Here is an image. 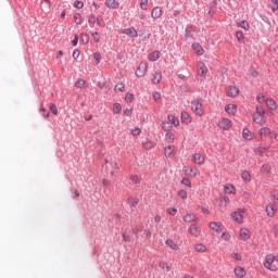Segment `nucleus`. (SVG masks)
<instances>
[{
    "label": "nucleus",
    "instance_id": "1",
    "mask_svg": "<svg viewBox=\"0 0 278 278\" xmlns=\"http://www.w3.org/2000/svg\"><path fill=\"white\" fill-rule=\"evenodd\" d=\"M253 121L256 123V125H266L267 118L264 108L260 105L256 106V111L253 114Z\"/></svg>",
    "mask_w": 278,
    "mask_h": 278
},
{
    "label": "nucleus",
    "instance_id": "2",
    "mask_svg": "<svg viewBox=\"0 0 278 278\" xmlns=\"http://www.w3.org/2000/svg\"><path fill=\"white\" fill-rule=\"evenodd\" d=\"M264 266L268 270H274V271L277 270L278 269V256H276L275 254H268L265 257Z\"/></svg>",
    "mask_w": 278,
    "mask_h": 278
},
{
    "label": "nucleus",
    "instance_id": "3",
    "mask_svg": "<svg viewBox=\"0 0 278 278\" xmlns=\"http://www.w3.org/2000/svg\"><path fill=\"white\" fill-rule=\"evenodd\" d=\"M256 101H258L260 103H265L268 110H277V102H275V100H273L271 98H266V96L262 93L256 97Z\"/></svg>",
    "mask_w": 278,
    "mask_h": 278
},
{
    "label": "nucleus",
    "instance_id": "4",
    "mask_svg": "<svg viewBox=\"0 0 278 278\" xmlns=\"http://www.w3.org/2000/svg\"><path fill=\"white\" fill-rule=\"evenodd\" d=\"M191 110L198 116H203V102H201L200 100H193L191 102Z\"/></svg>",
    "mask_w": 278,
    "mask_h": 278
},
{
    "label": "nucleus",
    "instance_id": "5",
    "mask_svg": "<svg viewBox=\"0 0 278 278\" xmlns=\"http://www.w3.org/2000/svg\"><path fill=\"white\" fill-rule=\"evenodd\" d=\"M220 129H224L225 131L231 129L233 127V123H231V119L229 118H222L218 123Z\"/></svg>",
    "mask_w": 278,
    "mask_h": 278
},
{
    "label": "nucleus",
    "instance_id": "6",
    "mask_svg": "<svg viewBox=\"0 0 278 278\" xmlns=\"http://www.w3.org/2000/svg\"><path fill=\"white\" fill-rule=\"evenodd\" d=\"M148 68H149V65H147V63H140L136 71L137 77H144V75H147Z\"/></svg>",
    "mask_w": 278,
    "mask_h": 278
},
{
    "label": "nucleus",
    "instance_id": "7",
    "mask_svg": "<svg viewBox=\"0 0 278 278\" xmlns=\"http://www.w3.org/2000/svg\"><path fill=\"white\" fill-rule=\"evenodd\" d=\"M208 227L213 231H216V233H220V231H223V229H225V226L223 225V223H218V222H211L208 224Z\"/></svg>",
    "mask_w": 278,
    "mask_h": 278
},
{
    "label": "nucleus",
    "instance_id": "8",
    "mask_svg": "<svg viewBox=\"0 0 278 278\" xmlns=\"http://www.w3.org/2000/svg\"><path fill=\"white\" fill-rule=\"evenodd\" d=\"M231 218H233L236 223H242V220L244 219V211L242 210L235 211L233 213H231Z\"/></svg>",
    "mask_w": 278,
    "mask_h": 278
},
{
    "label": "nucleus",
    "instance_id": "9",
    "mask_svg": "<svg viewBox=\"0 0 278 278\" xmlns=\"http://www.w3.org/2000/svg\"><path fill=\"white\" fill-rule=\"evenodd\" d=\"M278 210V205L273 204V202H269L268 205L266 206V214L269 217L275 216V214L277 213Z\"/></svg>",
    "mask_w": 278,
    "mask_h": 278
},
{
    "label": "nucleus",
    "instance_id": "10",
    "mask_svg": "<svg viewBox=\"0 0 278 278\" xmlns=\"http://www.w3.org/2000/svg\"><path fill=\"white\" fill-rule=\"evenodd\" d=\"M239 94H240V89H238V87L236 86L228 87L227 97H231V99H236V97H239Z\"/></svg>",
    "mask_w": 278,
    "mask_h": 278
},
{
    "label": "nucleus",
    "instance_id": "11",
    "mask_svg": "<svg viewBox=\"0 0 278 278\" xmlns=\"http://www.w3.org/2000/svg\"><path fill=\"white\" fill-rule=\"evenodd\" d=\"M198 75L200 77H205V75H207V66H205V63L203 62L198 63Z\"/></svg>",
    "mask_w": 278,
    "mask_h": 278
},
{
    "label": "nucleus",
    "instance_id": "12",
    "mask_svg": "<svg viewBox=\"0 0 278 278\" xmlns=\"http://www.w3.org/2000/svg\"><path fill=\"white\" fill-rule=\"evenodd\" d=\"M122 34H125L126 36H129L130 38H138V30L136 28H125L122 30Z\"/></svg>",
    "mask_w": 278,
    "mask_h": 278
},
{
    "label": "nucleus",
    "instance_id": "13",
    "mask_svg": "<svg viewBox=\"0 0 278 278\" xmlns=\"http://www.w3.org/2000/svg\"><path fill=\"white\" fill-rule=\"evenodd\" d=\"M189 233L194 238H199V236H201V227L197 225H191L189 228Z\"/></svg>",
    "mask_w": 278,
    "mask_h": 278
},
{
    "label": "nucleus",
    "instance_id": "14",
    "mask_svg": "<svg viewBox=\"0 0 278 278\" xmlns=\"http://www.w3.org/2000/svg\"><path fill=\"white\" fill-rule=\"evenodd\" d=\"M163 14H164V11L162 10V8L155 7L154 9H152V12H151L152 18L154 20L161 18Z\"/></svg>",
    "mask_w": 278,
    "mask_h": 278
},
{
    "label": "nucleus",
    "instance_id": "15",
    "mask_svg": "<svg viewBox=\"0 0 278 278\" xmlns=\"http://www.w3.org/2000/svg\"><path fill=\"white\" fill-rule=\"evenodd\" d=\"M184 220H185V223H199V217H197V215H194L192 213H187L184 216Z\"/></svg>",
    "mask_w": 278,
    "mask_h": 278
},
{
    "label": "nucleus",
    "instance_id": "16",
    "mask_svg": "<svg viewBox=\"0 0 278 278\" xmlns=\"http://www.w3.org/2000/svg\"><path fill=\"white\" fill-rule=\"evenodd\" d=\"M192 162H194V164H205V156H203L201 153H195L192 156Z\"/></svg>",
    "mask_w": 278,
    "mask_h": 278
},
{
    "label": "nucleus",
    "instance_id": "17",
    "mask_svg": "<svg viewBox=\"0 0 278 278\" xmlns=\"http://www.w3.org/2000/svg\"><path fill=\"white\" fill-rule=\"evenodd\" d=\"M225 112H227V114L230 116H235L236 112H238V106L236 104H228L225 108Z\"/></svg>",
    "mask_w": 278,
    "mask_h": 278
},
{
    "label": "nucleus",
    "instance_id": "18",
    "mask_svg": "<svg viewBox=\"0 0 278 278\" xmlns=\"http://www.w3.org/2000/svg\"><path fill=\"white\" fill-rule=\"evenodd\" d=\"M106 8H111V10H118L121 3L116 0H105Z\"/></svg>",
    "mask_w": 278,
    "mask_h": 278
},
{
    "label": "nucleus",
    "instance_id": "19",
    "mask_svg": "<svg viewBox=\"0 0 278 278\" xmlns=\"http://www.w3.org/2000/svg\"><path fill=\"white\" fill-rule=\"evenodd\" d=\"M182 172L188 177H197V175H199V170H193L192 167H184Z\"/></svg>",
    "mask_w": 278,
    "mask_h": 278
},
{
    "label": "nucleus",
    "instance_id": "20",
    "mask_svg": "<svg viewBox=\"0 0 278 278\" xmlns=\"http://www.w3.org/2000/svg\"><path fill=\"white\" fill-rule=\"evenodd\" d=\"M180 121H181V123H185L186 125H190V123H192V119L190 118V114H188V112H186V111L181 112Z\"/></svg>",
    "mask_w": 278,
    "mask_h": 278
},
{
    "label": "nucleus",
    "instance_id": "21",
    "mask_svg": "<svg viewBox=\"0 0 278 278\" xmlns=\"http://www.w3.org/2000/svg\"><path fill=\"white\" fill-rule=\"evenodd\" d=\"M271 132H273V130H270V128H268V127H262L258 130V135L261 136V138H266L267 136H270Z\"/></svg>",
    "mask_w": 278,
    "mask_h": 278
},
{
    "label": "nucleus",
    "instance_id": "22",
    "mask_svg": "<svg viewBox=\"0 0 278 278\" xmlns=\"http://www.w3.org/2000/svg\"><path fill=\"white\" fill-rule=\"evenodd\" d=\"M235 275L238 278H243L247 276V270H244L241 266L235 268Z\"/></svg>",
    "mask_w": 278,
    "mask_h": 278
},
{
    "label": "nucleus",
    "instance_id": "23",
    "mask_svg": "<svg viewBox=\"0 0 278 278\" xmlns=\"http://www.w3.org/2000/svg\"><path fill=\"white\" fill-rule=\"evenodd\" d=\"M239 236L242 240H249V238H251V233L249 232V229H247V228H241Z\"/></svg>",
    "mask_w": 278,
    "mask_h": 278
},
{
    "label": "nucleus",
    "instance_id": "24",
    "mask_svg": "<svg viewBox=\"0 0 278 278\" xmlns=\"http://www.w3.org/2000/svg\"><path fill=\"white\" fill-rule=\"evenodd\" d=\"M192 49L195 51L198 55H203V53H205V50H203V47L200 46V43H193Z\"/></svg>",
    "mask_w": 278,
    "mask_h": 278
},
{
    "label": "nucleus",
    "instance_id": "25",
    "mask_svg": "<svg viewBox=\"0 0 278 278\" xmlns=\"http://www.w3.org/2000/svg\"><path fill=\"white\" fill-rule=\"evenodd\" d=\"M271 170H273V167H271L270 165H268V164H264V165L262 166V168H261V173H262V175H264V176L270 175Z\"/></svg>",
    "mask_w": 278,
    "mask_h": 278
},
{
    "label": "nucleus",
    "instance_id": "26",
    "mask_svg": "<svg viewBox=\"0 0 278 278\" xmlns=\"http://www.w3.org/2000/svg\"><path fill=\"white\" fill-rule=\"evenodd\" d=\"M150 62H157L160 60V51H154L148 55Z\"/></svg>",
    "mask_w": 278,
    "mask_h": 278
},
{
    "label": "nucleus",
    "instance_id": "27",
    "mask_svg": "<svg viewBox=\"0 0 278 278\" xmlns=\"http://www.w3.org/2000/svg\"><path fill=\"white\" fill-rule=\"evenodd\" d=\"M165 244H167V247H169V249H172L173 251H179V245H177L176 242L172 239H167Z\"/></svg>",
    "mask_w": 278,
    "mask_h": 278
},
{
    "label": "nucleus",
    "instance_id": "28",
    "mask_svg": "<svg viewBox=\"0 0 278 278\" xmlns=\"http://www.w3.org/2000/svg\"><path fill=\"white\" fill-rule=\"evenodd\" d=\"M243 138L244 140H253V138H255V135H253L251 132V130H249L248 128L243 129Z\"/></svg>",
    "mask_w": 278,
    "mask_h": 278
},
{
    "label": "nucleus",
    "instance_id": "29",
    "mask_svg": "<svg viewBox=\"0 0 278 278\" xmlns=\"http://www.w3.org/2000/svg\"><path fill=\"white\" fill-rule=\"evenodd\" d=\"M194 250L197 253H205L207 251V247H205V244L198 243L194 245Z\"/></svg>",
    "mask_w": 278,
    "mask_h": 278
},
{
    "label": "nucleus",
    "instance_id": "30",
    "mask_svg": "<svg viewBox=\"0 0 278 278\" xmlns=\"http://www.w3.org/2000/svg\"><path fill=\"white\" fill-rule=\"evenodd\" d=\"M41 10H42L43 12H49V10H51V1H49V0H43V1L41 2Z\"/></svg>",
    "mask_w": 278,
    "mask_h": 278
},
{
    "label": "nucleus",
    "instance_id": "31",
    "mask_svg": "<svg viewBox=\"0 0 278 278\" xmlns=\"http://www.w3.org/2000/svg\"><path fill=\"white\" fill-rule=\"evenodd\" d=\"M167 118L174 127H179V118H177V116L168 115Z\"/></svg>",
    "mask_w": 278,
    "mask_h": 278
},
{
    "label": "nucleus",
    "instance_id": "32",
    "mask_svg": "<svg viewBox=\"0 0 278 278\" xmlns=\"http://www.w3.org/2000/svg\"><path fill=\"white\" fill-rule=\"evenodd\" d=\"M222 240H224V242H230L231 241V232L225 230L222 235H220Z\"/></svg>",
    "mask_w": 278,
    "mask_h": 278
},
{
    "label": "nucleus",
    "instance_id": "33",
    "mask_svg": "<svg viewBox=\"0 0 278 278\" xmlns=\"http://www.w3.org/2000/svg\"><path fill=\"white\" fill-rule=\"evenodd\" d=\"M160 81H162V73L161 72H155L153 74L152 83L160 84Z\"/></svg>",
    "mask_w": 278,
    "mask_h": 278
},
{
    "label": "nucleus",
    "instance_id": "34",
    "mask_svg": "<svg viewBox=\"0 0 278 278\" xmlns=\"http://www.w3.org/2000/svg\"><path fill=\"white\" fill-rule=\"evenodd\" d=\"M225 192L227 194H236V187H233L232 185H226Z\"/></svg>",
    "mask_w": 278,
    "mask_h": 278
},
{
    "label": "nucleus",
    "instance_id": "35",
    "mask_svg": "<svg viewBox=\"0 0 278 278\" xmlns=\"http://www.w3.org/2000/svg\"><path fill=\"white\" fill-rule=\"evenodd\" d=\"M113 112H114V114H121V112H123V106L119 103H114Z\"/></svg>",
    "mask_w": 278,
    "mask_h": 278
},
{
    "label": "nucleus",
    "instance_id": "36",
    "mask_svg": "<svg viewBox=\"0 0 278 278\" xmlns=\"http://www.w3.org/2000/svg\"><path fill=\"white\" fill-rule=\"evenodd\" d=\"M237 25H238V27H241V29H244V31H249V29H250L249 22H247V21H242L241 23H238Z\"/></svg>",
    "mask_w": 278,
    "mask_h": 278
},
{
    "label": "nucleus",
    "instance_id": "37",
    "mask_svg": "<svg viewBox=\"0 0 278 278\" xmlns=\"http://www.w3.org/2000/svg\"><path fill=\"white\" fill-rule=\"evenodd\" d=\"M271 203L274 205H278V191H273L271 192Z\"/></svg>",
    "mask_w": 278,
    "mask_h": 278
},
{
    "label": "nucleus",
    "instance_id": "38",
    "mask_svg": "<svg viewBox=\"0 0 278 278\" xmlns=\"http://www.w3.org/2000/svg\"><path fill=\"white\" fill-rule=\"evenodd\" d=\"M162 129H164V131H170V129H173V125L168 122H163Z\"/></svg>",
    "mask_w": 278,
    "mask_h": 278
},
{
    "label": "nucleus",
    "instance_id": "39",
    "mask_svg": "<svg viewBox=\"0 0 278 278\" xmlns=\"http://www.w3.org/2000/svg\"><path fill=\"white\" fill-rule=\"evenodd\" d=\"M89 40H90V37L88 35L86 34L80 35V42H83V45H88Z\"/></svg>",
    "mask_w": 278,
    "mask_h": 278
},
{
    "label": "nucleus",
    "instance_id": "40",
    "mask_svg": "<svg viewBox=\"0 0 278 278\" xmlns=\"http://www.w3.org/2000/svg\"><path fill=\"white\" fill-rule=\"evenodd\" d=\"M139 4H140L141 10H148L149 0H139Z\"/></svg>",
    "mask_w": 278,
    "mask_h": 278
},
{
    "label": "nucleus",
    "instance_id": "41",
    "mask_svg": "<svg viewBox=\"0 0 278 278\" xmlns=\"http://www.w3.org/2000/svg\"><path fill=\"white\" fill-rule=\"evenodd\" d=\"M241 178L243 181H251V174L249 172H242Z\"/></svg>",
    "mask_w": 278,
    "mask_h": 278
},
{
    "label": "nucleus",
    "instance_id": "42",
    "mask_svg": "<svg viewBox=\"0 0 278 278\" xmlns=\"http://www.w3.org/2000/svg\"><path fill=\"white\" fill-rule=\"evenodd\" d=\"M96 23H97L98 27H105V21H103V17H101V16L97 17Z\"/></svg>",
    "mask_w": 278,
    "mask_h": 278
},
{
    "label": "nucleus",
    "instance_id": "43",
    "mask_svg": "<svg viewBox=\"0 0 278 278\" xmlns=\"http://www.w3.org/2000/svg\"><path fill=\"white\" fill-rule=\"evenodd\" d=\"M232 260H236L237 262H242V254L233 252L231 254Z\"/></svg>",
    "mask_w": 278,
    "mask_h": 278
},
{
    "label": "nucleus",
    "instance_id": "44",
    "mask_svg": "<svg viewBox=\"0 0 278 278\" xmlns=\"http://www.w3.org/2000/svg\"><path fill=\"white\" fill-rule=\"evenodd\" d=\"M75 86L76 88H84L86 86V80L84 79H78L76 83H75Z\"/></svg>",
    "mask_w": 278,
    "mask_h": 278
},
{
    "label": "nucleus",
    "instance_id": "45",
    "mask_svg": "<svg viewBox=\"0 0 278 278\" xmlns=\"http://www.w3.org/2000/svg\"><path fill=\"white\" fill-rule=\"evenodd\" d=\"M128 203H129V205H131V207H136V205H138V199L128 198Z\"/></svg>",
    "mask_w": 278,
    "mask_h": 278
},
{
    "label": "nucleus",
    "instance_id": "46",
    "mask_svg": "<svg viewBox=\"0 0 278 278\" xmlns=\"http://www.w3.org/2000/svg\"><path fill=\"white\" fill-rule=\"evenodd\" d=\"M152 97H153L155 103H160V101H162V94H160V92H154L152 94Z\"/></svg>",
    "mask_w": 278,
    "mask_h": 278
},
{
    "label": "nucleus",
    "instance_id": "47",
    "mask_svg": "<svg viewBox=\"0 0 278 278\" xmlns=\"http://www.w3.org/2000/svg\"><path fill=\"white\" fill-rule=\"evenodd\" d=\"M74 21L76 25H81V15L79 13L74 14Z\"/></svg>",
    "mask_w": 278,
    "mask_h": 278
},
{
    "label": "nucleus",
    "instance_id": "48",
    "mask_svg": "<svg viewBox=\"0 0 278 278\" xmlns=\"http://www.w3.org/2000/svg\"><path fill=\"white\" fill-rule=\"evenodd\" d=\"M178 197H180V199H188V192L181 189L178 191Z\"/></svg>",
    "mask_w": 278,
    "mask_h": 278
},
{
    "label": "nucleus",
    "instance_id": "49",
    "mask_svg": "<svg viewBox=\"0 0 278 278\" xmlns=\"http://www.w3.org/2000/svg\"><path fill=\"white\" fill-rule=\"evenodd\" d=\"M165 139L168 140V142H173V140H175V134L173 132H167L165 135Z\"/></svg>",
    "mask_w": 278,
    "mask_h": 278
},
{
    "label": "nucleus",
    "instance_id": "50",
    "mask_svg": "<svg viewBox=\"0 0 278 278\" xmlns=\"http://www.w3.org/2000/svg\"><path fill=\"white\" fill-rule=\"evenodd\" d=\"M125 90V84H118L115 86V92H123Z\"/></svg>",
    "mask_w": 278,
    "mask_h": 278
},
{
    "label": "nucleus",
    "instance_id": "51",
    "mask_svg": "<svg viewBox=\"0 0 278 278\" xmlns=\"http://www.w3.org/2000/svg\"><path fill=\"white\" fill-rule=\"evenodd\" d=\"M236 38L239 40V42H242V40H244V34L242 31H237Z\"/></svg>",
    "mask_w": 278,
    "mask_h": 278
},
{
    "label": "nucleus",
    "instance_id": "52",
    "mask_svg": "<svg viewBox=\"0 0 278 278\" xmlns=\"http://www.w3.org/2000/svg\"><path fill=\"white\" fill-rule=\"evenodd\" d=\"M181 184H184V186H187L188 188H192V182L188 178H182Z\"/></svg>",
    "mask_w": 278,
    "mask_h": 278
},
{
    "label": "nucleus",
    "instance_id": "53",
    "mask_svg": "<svg viewBox=\"0 0 278 278\" xmlns=\"http://www.w3.org/2000/svg\"><path fill=\"white\" fill-rule=\"evenodd\" d=\"M277 9H278V0H271L273 12H277Z\"/></svg>",
    "mask_w": 278,
    "mask_h": 278
},
{
    "label": "nucleus",
    "instance_id": "54",
    "mask_svg": "<svg viewBox=\"0 0 278 278\" xmlns=\"http://www.w3.org/2000/svg\"><path fill=\"white\" fill-rule=\"evenodd\" d=\"M165 155L167 157H170V155H173V147L165 148Z\"/></svg>",
    "mask_w": 278,
    "mask_h": 278
},
{
    "label": "nucleus",
    "instance_id": "55",
    "mask_svg": "<svg viewBox=\"0 0 278 278\" xmlns=\"http://www.w3.org/2000/svg\"><path fill=\"white\" fill-rule=\"evenodd\" d=\"M74 7H76L77 10H81L84 8V3L80 0H76L74 2Z\"/></svg>",
    "mask_w": 278,
    "mask_h": 278
},
{
    "label": "nucleus",
    "instance_id": "56",
    "mask_svg": "<svg viewBox=\"0 0 278 278\" xmlns=\"http://www.w3.org/2000/svg\"><path fill=\"white\" fill-rule=\"evenodd\" d=\"M125 101H127V103H131L134 101V93H127Z\"/></svg>",
    "mask_w": 278,
    "mask_h": 278
},
{
    "label": "nucleus",
    "instance_id": "57",
    "mask_svg": "<svg viewBox=\"0 0 278 278\" xmlns=\"http://www.w3.org/2000/svg\"><path fill=\"white\" fill-rule=\"evenodd\" d=\"M91 36L94 42H99L101 40V36L99 35V33H92Z\"/></svg>",
    "mask_w": 278,
    "mask_h": 278
},
{
    "label": "nucleus",
    "instance_id": "58",
    "mask_svg": "<svg viewBox=\"0 0 278 278\" xmlns=\"http://www.w3.org/2000/svg\"><path fill=\"white\" fill-rule=\"evenodd\" d=\"M167 214H169V216H175L177 214V208L175 207L167 208Z\"/></svg>",
    "mask_w": 278,
    "mask_h": 278
},
{
    "label": "nucleus",
    "instance_id": "59",
    "mask_svg": "<svg viewBox=\"0 0 278 278\" xmlns=\"http://www.w3.org/2000/svg\"><path fill=\"white\" fill-rule=\"evenodd\" d=\"M132 136H140L142 134V130L140 128H134L131 130Z\"/></svg>",
    "mask_w": 278,
    "mask_h": 278
},
{
    "label": "nucleus",
    "instance_id": "60",
    "mask_svg": "<svg viewBox=\"0 0 278 278\" xmlns=\"http://www.w3.org/2000/svg\"><path fill=\"white\" fill-rule=\"evenodd\" d=\"M50 111L52 114L58 115V106L55 104H50Z\"/></svg>",
    "mask_w": 278,
    "mask_h": 278
},
{
    "label": "nucleus",
    "instance_id": "61",
    "mask_svg": "<svg viewBox=\"0 0 278 278\" xmlns=\"http://www.w3.org/2000/svg\"><path fill=\"white\" fill-rule=\"evenodd\" d=\"M88 23H90L91 25H94V23H97V17L94 15H90L88 17Z\"/></svg>",
    "mask_w": 278,
    "mask_h": 278
},
{
    "label": "nucleus",
    "instance_id": "62",
    "mask_svg": "<svg viewBox=\"0 0 278 278\" xmlns=\"http://www.w3.org/2000/svg\"><path fill=\"white\" fill-rule=\"evenodd\" d=\"M269 138H270V140H277L278 139L277 131L271 130Z\"/></svg>",
    "mask_w": 278,
    "mask_h": 278
},
{
    "label": "nucleus",
    "instance_id": "63",
    "mask_svg": "<svg viewBox=\"0 0 278 278\" xmlns=\"http://www.w3.org/2000/svg\"><path fill=\"white\" fill-rule=\"evenodd\" d=\"M93 58H94V60L97 61V64H99V62H101V53L96 52V53L93 54Z\"/></svg>",
    "mask_w": 278,
    "mask_h": 278
},
{
    "label": "nucleus",
    "instance_id": "64",
    "mask_svg": "<svg viewBox=\"0 0 278 278\" xmlns=\"http://www.w3.org/2000/svg\"><path fill=\"white\" fill-rule=\"evenodd\" d=\"M130 180L135 184H140V178H138V176L134 175L130 177Z\"/></svg>",
    "mask_w": 278,
    "mask_h": 278
}]
</instances>
